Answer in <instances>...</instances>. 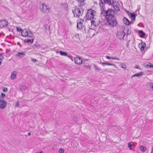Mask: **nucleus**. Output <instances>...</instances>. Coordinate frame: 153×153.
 Segmentation results:
<instances>
[{
    "label": "nucleus",
    "instance_id": "7ed1b4c3",
    "mask_svg": "<svg viewBox=\"0 0 153 153\" xmlns=\"http://www.w3.org/2000/svg\"><path fill=\"white\" fill-rule=\"evenodd\" d=\"M83 11V10L81 8H76V7L74 8V9H72V12L74 14V16L78 18L82 15Z\"/></svg>",
    "mask_w": 153,
    "mask_h": 153
},
{
    "label": "nucleus",
    "instance_id": "f704fd0d",
    "mask_svg": "<svg viewBox=\"0 0 153 153\" xmlns=\"http://www.w3.org/2000/svg\"><path fill=\"white\" fill-rule=\"evenodd\" d=\"M64 151V149L62 148H60L59 150V152L60 153H63Z\"/></svg>",
    "mask_w": 153,
    "mask_h": 153
},
{
    "label": "nucleus",
    "instance_id": "6e6552de",
    "mask_svg": "<svg viewBox=\"0 0 153 153\" xmlns=\"http://www.w3.org/2000/svg\"><path fill=\"white\" fill-rule=\"evenodd\" d=\"M7 103L2 98H1L0 100V108L3 109L6 106Z\"/></svg>",
    "mask_w": 153,
    "mask_h": 153
},
{
    "label": "nucleus",
    "instance_id": "7c9ffc66",
    "mask_svg": "<svg viewBox=\"0 0 153 153\" xmlns=\"http://www.w3.org/2000/svg\"><path fill=\"white\" fill-rule=\"evenodd\" d=\"M45 27L46 30H49L50 26L48 25L47 24L45 25Z\"/></svg>",
    "mask_w": 153,
    "mask_h": 153
},
{
    "label": "nucleus",
    "instance_id": "39448f33",
    "mask_svg": "<svg viewBox=\"0 0 153 153\" xmlns=\"http://www.w3.org/2000/svg\"><path fill=\"white\" fill-rule=\"evenodd\" d=\"M22 35L24 37H31L33 36V34L30 31L28 32L26 29H24L22 31Z\"/></svg>",
    "mask_w": 153,
    "mask_h": 153
},
{
    "label": "nucleus",
    "instance_id": "cd10ccee",
    "mask_svg": "<svg viewBox=\"0 0 153 153\" xmlns=\"http://www.w3.org/2000/svg\"><path fill=\"white\" fill-rule=\"evenodd\" d=\"M146 47V45L145 43H144V44L143 45H142L141 47V50L142 51L144 50L145 48Z\"/></svg>",
    "mask_w": 153,
    "mask_h": 153
},
{
    "label": "nucleus",
    "instance_id": "c03bdc74",
    "mask_svg": "<svg viewBox=\"0 0 153 153\" xmlns=\"http://www.w3.org/2000/svg\"><path fill=\"white\" fill-rule=\"evenodd\" d=\"M31 60L34 62H36V60L35 59L32 58Z\"/></svg>",
    "mask_w": 153,
    "mask_h": 153
},
{
    "label": "nucleus",
    "instance_id": "e433bc0d",
    "mask_svg": "<svg viewBox=\"0 0 153 153\" xmlns=\"http://www.w3.org/2000/svg\"><path fill=\"white\" fill-rule=\"evenodd\" d=\"M94 66L96 70H97L98 71H101V69L100 68H99L97 67L95 65H94Z\"/></svg>",
    "mask_w": 153,
    "mask_h": 153
},
{
    "label": "nucleus",
    "instance_id": "2eb2a0df",
    "mask_svg": "<svg viewBox=\"0 0 153 153\" xmlns=\"http://www.w3.org/2000/svg\"><path fill=\"white\" fill-rule=\"evenodd\" d=\"M124 23L127 25H129L130 24L131 22L126 18H124L123 20Z\"/></svg>",
    "mask_w": 153,
    "mask_h": 153
},
{
    "label": "nucleus",
    "instance_id": "aec40b11",
    "mask_svg": "<svg viewBox=\"0 0 153 153\" xmlns=\"http://www.w3.org/2000/svg\"><path fill=\"white\" fill-rule=\"evenodd\" d=\"M25 54L24 52H18L16 55V56H19L20 57H22L25 55Z\"/></svg>",
    "mask_w": 153,
    "mask_h": 153
},
{
    "label": "nucleus",
    "instance_id": "9d476101",
    "mask_svg": "<svg viewBox=\"0 0 153 153\" xmlns=\"http://www.w3.org/2000/svg\"><path fill=\"white\" fill-rule=\"evenodd\" d=\"M8 25L7 22L5 20H1L0 21V27L2 28L6 27Z\"/></svg>",
    "mask_w": 153,
    "mask_h": 153
},
{
    "label": "nucleus",
    "instance_id": "5701e85b",
    "mask_svg": "<svg viewBox=\"0 0 153 153\" xmlns=\"http://www.w3.org/2000/svg\"><path fill=\"white\" fill-rule=\"evenodd\" d=\"M139 33L140 34V36L142 38L146 34L142 30H139Z\"/></svg>",
    "mask_w": 153,
    "mask_h": 153
},
{
    "label": "nucleus",
    "instance_id": "de8ad7c7",
    "mask_svg": "<svg viewBox=\"0 0 153 153\" xmlns=\"http://www.w3.org/2000/svg\"><path fill=\"white\" fill-rule=\"evenodd\" d=\"M152 153H153V147H152Z\"/></svg>",
    "mask_w": 153,
    "mask_h": 153
},
{
    "label": "nucleus",
    "instance_id": "c9c22d12",
    "mask_svg": "<svg viewBox=\"0 0 153 153\" xmlns=\"http://www.w3.org/2000/svg\"><path fill=\"white\" fill-rule=\"evenodd\" d=\"M85 2L84 1V0L81 1V3L80 4V6H83L84 5Z\"/></svg>",
    "mask_w": 153,
    "mask_h": 153
},
{
    "label": "nucleus",
    "instance_id": "37998d69",
    "mask_svg": "<svg viewBox=\"0 0 153 153\" xmlns=\"http://www.w3.org/2000/svg\"><path fill=\"white\" fill-rule=\"evenodd\" d=\"M73 120L75 121H77V117H74V118Z\"/></svg>",
    "mask_w": 153,
    "mask_h": 153
},
{
    "label": "nucleus",
    "instance_id": "c756f323",
    "mask_svg": "<svg viewBox=\"0 0 153 153\" xmlns=\"http://www.w3.org/2000/svg\"><path fill=\"white\" fill-rule=\"evenodd\" d=\"M126 30L127 31L126 34L127 35L130 34L131 33V31L129 30L128 29H125V30Z\"/></svg>",
    "mask_w": 153,
    "mask_h": 153
},
{
    "label": "nucleus",
    "instance_id": "a211bd4d",
    "mask_svg": "<svg viewBox=\"0 0 153 153\" xmlns=\"http://www.w3.org/2000/svg\"><path fill=\"white\" fill-rule=\"evenodd\" d=\"M106 58L108 59H113L114 60H120V59L118 58V57H110L108 56H106Z\"/></svg>",
    "mask_w": 153,
    "mask_h": 153
},
{
    "label": "nucleus",
    "instance_id": "58836bf2",
    "mask_svg": "<svg viewBox=\"0 0 153 153\" xmlns=\"http://www.w3.org/2000/svg\"><path fill=\"white\" fill-rule=\"evenodd\" d=\"M4 57L2 56V55L1 54H0V65L1 63V61L2 59H3Z\"/></svg>",
    "mask_w": 153,
    "mask_h": 153
},
{
    "label": "nucleus",
    "instance_id": "ea45409f",
    "mask_svg": "<svg viewBox=\"0 0 153 153\" xmlns=\"http://www.w3.org/2000/svg\"><path fill=\"white\" fill-rule=\"evenodd\" d=\"M84 67L87 69H90L91 68V67L89 66V65H84Z\"/></svg>",
    "mask_w": 153,
    "mask_h": 153
},
{
    "label": "nucleus",
    "instance_id": "4be33fe9",
    "mask_svg": "<svg viewBox=\"0 0 153 153\" xmlns=\"http://www.w3.org/2000/svg\"><path fill=\"white\" fill-rule=\"evenodd\" d=\"M33 42V39H25L24 40V42L25 43H30V44H32Z\"/></svg>",
    "mask_w": 153,
    "mask_h": 153
},
{
    "label": "nucleus",
    "instance_id": "8fccbe9b",
    "mask_svg": "<svg viewBox=\"0 0 153 153\" xmlns=\"http://www.w3.org/2000/svg\"><path fill=\"white\" fill-rule=\"evenodd\" d=\"M1 0H0V4H1Z\"/></svg>",
    "mask_w": 153,
    "mask_h": 153
},
{
    "label": "nucleus",
    "instance_id": "473e14b6",
    "mask_svg": "<svg viewBox=\"0 0 153 153\" xmlns=\"http://www.w3.org/2000/svg\"><path fill=\"white\" fill-rule=\"evenodd\" d=\"M105 65L115 67V65L113 63H106L105 62Z\"/></svg>",
    "mask_w": 153,
    "mask_h": 153
},
{
    "label": "nucleus",
    "instance_id": "20e7f679",
    "mask_svg": "<svg viewBox=\"0 0 153 153\" xmlns=\"http://www.w3.org/2000/svg\"><path fill=\"white\" fill-rule=\"evenodd\" d=\"M106 20L108 24L111 26H115L117 23L116 19L114 16L109 17L106 18Z\"/></svg>",
    "mask_w": 153,
    "mask_h": 153
},
{
    "label": "nucleus",
    "instance_id": "412c9836",
    "mask_svg": "<svg viewBox=\"0 0 153 153\" xmlns=\"http://www.w3.org/2000/svg\"><path fill=\"white\" fill-rule=\"evenodd\" d=\"M129 15L130 16V17L132 19V21H135V17L136 15L134 14H132L131 13H130L129 14Z\"/></svg>",
    "mask_w": 153,
    "mask_h": 153
},
{
    "label": "nucleus",
    "instance_id": "423d86ee",
    "mask_svg": "<svg viewBox=\"0 0 153 153\" xmlns=\"http://www.w3.org/2000/svg\"><path fill=\"white\" fill-rule=\"evenodd\" d=\"M40 7L41 11L44 13H48L49 11L50 8L48 7L47 6L44 4H40Z\"/></svg>",
    "mask_w": 153,
    "mask_h": 153
},
{
    "label": "nucleus",
    "instance_id": "6ab92c4d",
    "mask_svg": "<svg viewBox=\"0 0 153 153\" xmlns=\"http://www.w3.org/2000/svg\"><path fill=\"white\" fill-rule=\"evenodd\" d=\"M143 75V72H140L139 73H137L133 75H132L131 76L132 77L135 76L139 77V76H141Z\"/></svg>",
    "mask_w": 153,
    "mask_h": 153
},
{
    "label": "nucleus",
    "instance_id": "49530a36",
    "mask_svg": "<svg viewBox=\"0 0 153 153\" xmlns=\"http://www.w3.org/2000/svg\"><path fill=\"white\" fill-rule=\"evenodd\" d=\"M135 68H139V67H138V66L137 65H136L135 66Z\"/></svg>",
    "mask_w": 153,
    "mask_h": 153
},
{
    "label": "nucleus",
    "instance_id": "a19ab883",
    "mask_svg": "<svg viewBox=\"0 0 153 153\" xmlns=\"http://www.w3.org/2000/svg\"><path fill=\"white\" fill-rule=\"evenodd\" d=\"M17 30L18 31L20 32L22 31V29L21 28L18 27H17Z\"/></svg>",
    "mask_w": 153,
    "mask_h": 153
},
{
    "label": "nucleus",
    "instance_id": "4c0bfd02",
    "mask_svg": "<svg viewBox=\"0 0 153 153\" xmlns=\"http://www.w3.org/2000/svg\"><path fill=\"white\" fill-rule=\"evenodd\" d=\"M2 90L4 92H6L7 91L8 89L7 88H4Z\"/></svg>",
    "mask_w": 153,
    "mask_h": 153
},
{
    "label": "nucleus",
    "instance_id": "9b49d317",
    "mask_svg": "<svg viewBox=\"0 0 153 153\" xmlns=\"http://www.w3.org/2000/svg\"><path fill=\"white\" fill-rule=\"evenodd\" d=\"M74 60L76 64L80 65L82 63V60L80 57H75L74 59Z\"/></svg>",
    "mask_w": 153,
    "mask_h": 153
},
{
    "label": "nucleus",
    "instance_id": "dca6fc26",
    "mask_svg": "<svg viewBox=\"0 0 153 153\" xmlns=\"http://www.w3.org/2000/svg\"><path fill=\"white\" fill-rule=\"evenodd\" d=\"M148 88L149 90L150 91L153 90V82H150L148 84Z\"/></svg>",
    "mask_w": 153,
    "mask_h": 153
},
{
    "label": "nucleus",
    "instance_id": "c85d7f7f",
    "mask_svg": "<svg viewBox=\"0 0 153 153\" xmlns=\"http://www.w3.org/2000/svg\"><path fill=\"white\" fill-rule=\"evenodd\" d=\"M147 67L153 68V64L150 63H149L146 65Z\"/></svg>",
    "mask_w": 153,
    "mask_h": 153
},
{
    "label": "nucleus",
    "instance_id": "f3484780",
    "mask_svg": "<svg viewBox=\"0 0 153 153\" xmlns=\"http://www.w3.org/2000/svg\"><path fill=\"white\" fill-rule=\"evenodd\" d=\"M113 0H103V1L105 3L108 4L109 5H112V2Z\"/></svg>",
    "mask_w": 153,
    "mask_h": 153
},
{
    "label": "nucleus",
    "instance_id": "4468645a",
    "mask_svg": "<svg viewBox=\"0 0 153 153\" xmlns=\"http://www.w3.org/2000/svg\"><path fill=\"white\" fill-rule=\"evenodd\" d=\"M17 75L16 72L14 71L11 74L10 78L12 79H14L16 77Z\"/></svg>",
    "mask_w": 153,
    "mask_h": 153
},
{
    "label": "nucleus",
    "instance_id": "f257e3e1",
    "mask_svg": "<svg viewBox=\"0 0 153 153\" xmlns=\"http://www.w3.org/2000/svg\"><path fill=\"white\" fill-rule=\"evenodd\" d=\"M96 13V11L92 9H89L88 10L85 16L86 19L91 20V25L94 26L96 25V19L95 17Z\"/></svg>",
    "mask_w": 153,
    "mask_h": 153
},
{
    "label": "nucleus",
    "instance_id": "bb28decb",
    "mask_svg": "<svg viewBox=\"0 0 153 153\" xmlns=\"http://www.w3.org/2000/svg\"><path fill=\"white\" fill-rule=\"evenodd\" d=\"M26 88V86L24 85H21L20 88V89L21 90H25Z\"/></svg>",
    "mask_w": 153,
    "mask_h": 153
},
{
    "label": "nucleus",
    "instance_id": "a878e982",
    "mask_svg": "<svg viewBox=\"0 0 153 153\" xmlns=\"http://www.w3.org/2000/svg\"><path fill=\"white\" fill-rule=\"evenodd\" d=\"M140 149L143 152H145L146 150V147L143 146H141L140 147Z\"/></svg>",
    "mask_w": 153,
    "mask_h": 153
},
{
    "label": "nucleus",
    "instance_id": "393cba45",
    "mask_svg": "<svg viewBox=\"0 0 153 153\" xmlns=\"http://www.w3.org/2000/svg\"><path fill=\"white\" fill-rule=\"evenodd\" d=\"M120 66L121 68L123 69H126V65L124 63H121L120 64Z\"/></svg>",
    "mask_w": 153,
    "mask_h": 153
},
{
    "label": "nucleus",
    "instance_id": "1a4fd4ad",
    "mask_svg": "<svg viewBox=\"0 0 153 153\" xmlns=\"http://www.w3.org/2000/svg\"><path fill=\"white\" fill-rule=\"evenodd\" d=\"M112 6L117 11H119L120 10L119 7V4L117 2L113 0L112 3Z\"/></svg>",
    "mask_w": 153,
    "mask_h": 153
},
{
    "label": "nucleus",
    "instance_id": "ddd939ff",
    "mask_svg": "<svg viewBox=\"0 0 153 153\" xmlns=\"http://www.w3.org/2000/svg\"><path fill=\"white\" fill-rule=\"evenodd\" d=\"M83 22V20H82L79 23L77 24V27L79 29L81 30L83 27V25L82 24V22Z\"/></svg>",
    "mask_w": 153,
    "mask_h": 153
},
{
    "label": "nucleus",
    "instance_id": "f8f14e48",
    "mask_svg": "<svg viewBox=\"0 0 153 153\" xmlns=\"http://www.w3.org/2000/svg\"><path fill=\"white\" fill-rule=\"evenodd\" d=\"M101 3H100V10H101V14L102 15V12L103 11H105L106 10H105V4L103 3L102 1L101 0Z\"/></svg>",
    "mask_w": 153,
    "mask_h": 153
},
{
    "label": "nucleus",
    "instance_id": "79ce46f5",
    "mask_svg": "<svg viewBox=\"0 0 153 153\" xmlns=\"http://www.w3.org/2000/svg\"><path fill=\"white\" fill-rule=\"evenodd\" d=\"M1 95L2 97H5L6 96L5 94L3 93H1Z\"/></svg>",
    "mask_w": 153,
    "mask_h": 153
},
{
    "label": "nucleus",
    "instance_id": "a18cd8bd",
    "mask_svg": "<svg viewBox=\"0 0 153 153\" xmlns=\"http://www.w3.org/2000/svg\"><path fill=\"white\" fill-rule=\"evenodd\" d=\"M100 63L103 66H104V65H105V62H100Z\"/></svg>",
    "mask_w": 153,
    "mask_h": 153
},
{
    "label": "nucleus",
    "instance_id": "0eeeda50",
    "mask_svg": "<svg viewBox=\"0 0 153 153\" xmlns=\"http://www.w3.org/2000/svg\"><path fill=\"white\" fill-rule=\"evenodd\" d=\"M125 33L123 30H121L118 31L117 34V37L120 39H123L125 36Z\"/></svg>",
    "mask_w": 153,
    "mask_h": 153
},
{
    "label": "nucleus",
    "instance_id": "f03ea898",
    "mask_svg": "<svg viewBox=\"0 0 153 153\" xmlns=\"http://www.w3.org/2000/svg\"><path fill=\"white\" fill-rule=\"evenodd\" d=\"M102 13L103 14L102 15L105 16V18H106L109 17L114 16L115 11L112 9H108V10H106L105 11H103Z\"/></svg>",
    "mask_w": 153,
    "mask_h": 153
},
{
    "label": "nucleus",
    "instance_id": "2f4dec72",
    "mask_svg": "<svg viewBox=\"0 0 153 153\" xmlns=\"http://www.w3.org/2000/svg\"><path fill=\"white\" fill-rule=\"evenodd\" d=\"M15 107H19V101H17L16 102Z\"/></svg>",
    "mask_w": 153,
    "mask_h": 153
},
{
    "label": "nucleus",
    "instance_id": "09e8293b",
    "mask_svg": "<svg viewBox=\"0 0 153 153\" xmlns=\"http://www.w3.org/2000/svg\"><path fill=\"white\" fill-rule=\"evenodd\" d=\"M28 135H31V133H28Z\"/></svg>",
    "mask_w": 153,
    "mask_h": 153
},
{
    "label": "nucleus",
    "instance_id": "3c124183",
    "mask_svg": "<svg viewBox=\"0 0 153 153\" xmlns=\"http://www.w3.org/2000/svg\"><path fill=\"white\" fill-rule=\"evenodd\" d=\"M18 44L19 45V43L18 42Z\"/></svg>",
    "mask_w": 153,
    "mask_h": 153
},
{
    "label": "nucleus",
    "instance_id": "72a5a7b5",
    "mask_svg": "<svg viewBox=\"0 0 153 153\" xmlns=\"http://www.w3.org/2000/svg\"><path fill=\"white\" fill-rule=\"evenodd\" d=\"M132 145L130 143H128V147L130 149H131L132 148Z\"/></svg>",
    "mask_w": 153,
    "mask_h": 153
},
{
    "label": "nucleus",
    "instance_id": "b1692460",
    "mask_svg": "<svg viewBox=\"0 0 153 153\" xmlns=\"http://www.w3.org/2000/svg\"><path fill=\"white\" fill-rule=\"evenodd\" d=\"M59 53L62 56H67V53L65 52L62 51H59Z\"/></svg>",
    "mask_w": 153,
    "mask_h": 153
}]
</instances>
